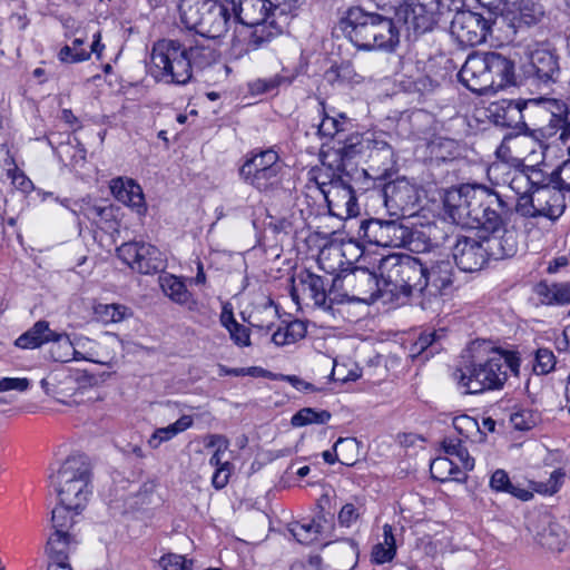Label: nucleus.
Instances as JSON below:
<instances>
[{
  "mask_svg": "<svg viewBox=\"0 0 570 570\" xmlns=\"http://www.w3.org/2000/svg\"><path fill=\"white\" fill-rule=\"evenodd\" d=\"M382 278L392 295L438 296L453 283V266L449 259L422 261L410 255L392 254L379 264Z\"/></svg>",
  "mask_w": 570,
  "mask_h": 570,
  "instance_id": "obj_1",
  "label": "nucleus"
},
{
  "mask_svg": "<svg viewBox=\"0 0 570 570\" xmlns=\"http://www.w3.org/2000/svg\"><path fill=\"white\" fill-rule=\"evenodd\" d=\"M444 208L453 223L499 228L511 215L512 206L495 190L483 185H462L444 195Z\"/></svg>",
  "mask_w": 570,
  "mask_h": 570,
  "instance_id": "obj_2",
  "label": "nucleus"
},
{
  "mask_svg": "<svg viewBox=\"0 0 570 570\" xmlns=\"http://www.w3.org/2000/svg\"><path fill=\"white\" fill-rule=\"evenodd\" d=\"M444 208L453 223L499 228L511 215L512 206L495 190L483 185H462L444 195Z\"/></svg>",
  "mask_w": 570,
  "mask_h": 570,
  "instance_id": "obj_3",
  "label": "nucleus"
},
{
  "mask_svg": "<svg viewBox=\"0 0 570 570\" xmlns=\"http://www.w3.org/2000/svg\"><path fill=\"white\" fill-rule=\"evenodd\" d=\"M462 357L453 379L466 394L500 390L508 379V368L518 372L515 358L495 351L485 341L472 342Z\"/></svg>",
  "mask_w": 570,
  "mask_h": 570,
  "instance_id": "obj_4",
  "label": "nucleus"
},
{
  "mask_svg": "<svg viewBox=\"0 0 570 570\" xmlns=\"http://www.w3.org/2000/svg\"><path fill=\"white\" fill-rule=\"evenodd\" d=\"M394 18L367 11L361 6L345 9L338 20L344 37L357 49L393 52L400 45V27Z\"/></svg>",
  "mask_w": 570,
  "mask_h": 570,
  "instance_id": "obj_5",
  "label": "nucleus"
},
{
  "mask_svg": "<svg viewBox=\"0 0 570 570\" xmlns=\"http://www.w3.org/2000/svg\"><path fill=\"white\" fill-rule=\"evenodd\" d=\"M366 170L358 169L353 164H327L323 160L322 167L315 177L328 206L344 207L348 217L358 215V205L354 194L353 181L365 175Z\"/></svg>",
  "mask_w": 570,
  "mask_h": 570,
  "instance_id": "obj_6",
  "label": "nucleus"
},
{
  "mask_svg": "<svg viewBox=\"0 0 570 570\" xmlns=\"http://www.w3.org/2000/svg\"><path fill=\"white\" fill-rule=\"evenodd\" d=\"M181 23L205 38H220L229 29L230 14L224 0H180Z\"/></svg>",
  "mask_w": 570,
  "mask_h": 570,
  "instance_id": "obj_7",
  "label": "nucleus"
},
{
  "mask_svg": "<svg viewBox=\"0 0 570 570\" xmlns=\"http://www.w3.org/2000/svg\"><path fill=\"white\" fill-rule=\"evenodd\" d=\"M187 51L178 40L163 39L151 50V73L167 83L185 85L190 80Z\"/></svg>",
  "mask_w": 570,
  "mask_h": 570,
  "instance_id": "obj_8",
  "label": "nucleus"
},
{
  "mask_svg": "<svg viewBox=\"0 0 570 570\" xmlns=\"http://www.w3.org/2000/svg\"><path fill=\"white\" fill-rule=\"evenodd\" d=\"M235 19L254 27L252 42L259 47L271 38L282 33L283 26L275 19L271 0H230Z\"/></svg>",
  "mask_w": 570,
  "mask_h": 570,
  "instance_id": "obj_9",
  "label": "nucleus"
},
{
  "mask_svg": "<svg viewBox=\"0 0 570 570\" xmlns=\"http://www.w3.org/2000/svg\"><path fill=\"white\" fill-rule=\"evenodd\" d=\"M243 181L265 194L278 189L282 184L283 165L274 149L252 153L239 168Z\"/></svg>",
  "mask_w": 570,
  "mask_h": 570,
  "instance_id": "obj_10",
  "label": "nucleus"
},
{
  "mask_svg": "<svg viewBox=\"0 0 570 570\" xmlns=\"http://www.w3.org/2000/svg\"><path fill=\"white\" fill-rule=\"evenodd\" d=\"M566 209L564 195L553 186L534 188L530 196L518 197L514 210L525 218L557 220Z\"/></svg>",
  "mask_w": 570,
  "mask_h": 570,
  "instance_id": "obj_11",
  "label": "nucleus"
},
{
  "mask_svg": "<svg viewBox=\"0 0 570 570\" xmlns=\"http://www.w3.org/2000/svg\"><path fill=\"white\" fill-rule=\"evenodd\" d=\"M381 279L367 268L355 267L351 273L333 279V286L342 288L344 293L338 298L358 302L375 301L382 292L391 293L380 274Z\"/></svg>",
  "mask_w": 570,
  "mask_h": 570,
  "instance_id": "obj_12",
  "label": "nucleus"
},
{
  "mask_svg": "<svg viewBox=\"0 0 570 570\" xmlns=\"http://www.w3.org/2000/svg\"><path fill=\"white\" fill-rule=\"evenodd\" d=\"M529 108H534L538 112L549 118V135L554 134L558 129H563L561 137L564 135L566 128L570 125L568 122V108L558 100H547L543 102L539 100H530L529 102L502 101L501 106H497V111H499V109L504 111L503 119L500 124L510 126V120H513L515 116L522 117V111Z\"/></svg>",
  "mask_w": 570,
  "mask_h": 570,
  "instance_id": "obj_13",
  "label": "nucleus"
},
{
  "mask_svg": "<svg viewBox=\"0 0 570 570\" xmlns=\"http://www.w3.org/2000/svg\"><path fill=\"white\" fill-rule=\"evenodd\" d=\"M442 0H404L395 16L405 27L409 36H421L431 31L438 22Z\"/></svg>",
  "mask_w": 570,
  "mask_h": 570,
  "instance_id": "obj_14",
  "label": "nucleus"
},
{
  "mask_svg": "<svg viewBox=\"0 0 570 570\" xmlns=\"http://www.w3.org/2000/svg\"><path fill=\"white\" fill-rule=\"evenodd\" d=\"M361 230L370 244L382 247H406L413 239V232L397 220L370 219L362 223Z\"/></svg>",
  "mask_w": 570,
  "mask_h": 570,
  "instance_id": "obj_15",
  "label": "nucleus"
},
{
  "mask_svg": "<svg viewBox=\"0 0 570 570\" xmlns=\"http://www.w3.org/2000/svg\"><path fill=\"white\" fill-rule=\"evenodd\" d=\"M117 256L140 274H155L166 267L163 253L151 244L124 243L117 248Z\"/></svg>",
  "mask_w": 570,
  "mask_h": 570,
  "instance_id": "obj_16",
  "label": "nucleus"
},
{
  "mask_svg": "<svg viewBox=\"0 0 570 570\" xmlns=\"http://www.w3.org/2000/svg\"><path fill=\"white\" fill-rule=\"evenodd\" d=\"M490 24L481 14L458 11L451 21L450 32L462 46L474 47L485 41Z\"/></svg>",
  "mask_w": 570,
  "mask_h": 570,
  "instance_id": "obj_17",
  "label": "nucleus"
},
{
  "mask_svg": "<svg viewBox=\"0 0 570 570\" xmlns=\"http://www.w3.org/2000/svg\"><path fill=\"white\" fill-rule=\"evenodd\" d=\"M376 194L391 216L403 215L417 200L415 186L404 177L384 184Z\"/></svg>",
  "mask_w": 570,
  "mask_h": 570,
  "instance_id": "obj_18",
  "label": "nucleus"
},
{
  "mask_svg": "<svg viewBox=\"0 0 570 570\" xmlns=\"http://www.w3.org/2000/svg\"><path fill=\"white\" fill-rule=\"evenodd\" d=\"M456 266L465 273L482 269L489 261L482 237L459 236L452 247Z\"/></svg>",
  "mask_w": 570,
  "mask_h": 570,
  "instance_id": "obj_19",
  "label": "nucleus"
},
{
  "mask_svg": "<svg viewBox=\"0 0 570 570\" xmlns=\"http://www.w3.org/2000/svg\"><path fill=\"white\" fill-rule=\"evenodd\" d=\"M497 154L507 157L528 159L532 164H540L543 158V144L529 134L505 135Z\"/></svg>",
  "mask_w": 570,
  "mask_h": 570,
  "instance_id": "obj_20",
  "label": "nucleus"
},
{
  "mask_svg": "<svg viewBox=\"0 0 570 570\" xmlns=\"http://www.w3.org/2000/svg\"><path fill=\"white\" fill-rule=\"evenodd\" d=\"M460 82L479 95L491 91L492 82L488 70L485 52L469 55L458 73Z\"/></svg>",
  "mask_w": 570,
  "mask_h": 570,
  "instance_id": "obj_21",
  "label": "nucleus"
},
{
  "mask_svg": "<svg viewBox=\"0 0 570 570\" xmlns=\"http://www.w3.org/2000/svg\"><path fill=\"white\" fill-rule=\"evenodd\" d=\"M509 219L510 217L497 229H487L490 234L482 236L489 259H503L517 253L518 234L515 230L505 228Z\"/></svg>",
  "mask_w": 570,
  "mask_h": 570,
  "instance_id": "obj_22",
  "label": "nucleus"
},
{
  "mask_svg": "<svg viewBox=\"0 0 570 570\" xmlns=\"http://www.w3.org/2000/svg\"><path fill=\"white\" fill-rule=\"evenodd\" d=\"M51 484L67 485L80 480L91 481V466L87 458L83 455H71L67 458L59 470L51 474Z\"/></svg>",
  "mask_w": 570,
  "mask_h": 570,
  "instance_id": "obj_23",
  "label": "nucleus"
},
{
  "mask_svg": "<svg viewBox=\"0 0 570 570\" xmlns=\"http://www.w3.org/2000/svg\"><path fill=\"white\" fill-rule=\"evenodd\" d=\"M527 72L539 85H550L557 81L560 69L557 57L548 50H535L530 56Z\"/></svg>",
  "mask_w": 570,
  "mask_h": 570,
  "instance_id": "obj_24",
  "label": "nucleus"
},
{
  "mask_svg": "<svg viewBox=\"0 0 570 570\" xmlns=\"http://www.w3.org/2000/svg\"><path fill=\"white\" fill-rule=\"evenodd\" d=\"M298 286L303 293L313 299L316 306L324 309H331L334 303H343V298H338V294H336L338 287L332 285V288L327 292L324 278L318 275L307 273L301 277Z\"/></svg>",
  "mask_w": 570,
  "mask_h": 570,
  "instance_id": "obj_25",
  "label": "nucleus"
},
{
  "mask_svg": "<svg viewBox=\"0 0 570 570\" xmlns=\"http://www.w3.org/2000/svg\"><path fill=\"white\" fill-rule=\"evenodd\" d=\"M485 58L492 92L514 83V63L509 58L494 51L485 52Z\"/></svg>",
  "mask_w": 570,
  "mask_h": 570,
  "instance_id": "obj_26",
  "label": "nucleus"
},
{
  "mask_svg": "<svg viewBox=\"0 0 570 570\" xmlns=\"http://www.w3.org/2000/svg\"><path fill=\"white\" fill-rule=\"evenodd\" d=\"M110 189L115 198L132 207L138 214L145 212V198L141 187L132 179L116 178L111 180Z\"/></svg>",
  "mask_w": 570,
  "mask_h": 570,
  "instance_id": "obj_27",
  "label": "nucleus"
},
{
  "mask_svg": "<svg viewBox=\"0 0 570 570\" xmlns=\"http://www.w3.org/2000/svg\"><path fill=\"white\" fill-rule=\"evenodd\" d=\"M60 503L67 504L69 508H73L75 513L78 514L82 510L91 494L90 482L80 480L79 482H72L67 485H55L53 487Z\"/></svg>",
  "mask_w": 570,
  "mask_h": 570,
  "instance_id": "obj_28",
  "label": "nucleus"
},
{
  "mask_svg": "<svg viewBox=\"0 0 570 570\" xmlns=\"http://www.w3.org/2000/svg\"><path fill=\"white\" fill-rule=\"evenodd\" d=\"M277 317L278 309L274 302L269 297H262L253 305L246 321L253 327L269 331Z\"/></svg>",
  "mask_w": 570,
  "mask_h": 570,
  "instance_id": "obj_29",
  "label": "nucleus"
},
{
  "mask_svg": "<svg viewBox=\"0 0 570 570\" xmlns=\"http://www.w3.org/2000/svg\"><path fill=\"white\" fill-rule=\"evenodd\" d=\"M325 518L296 521L289 524V532L301 544H312L321 539L324 533Z\"/></svg>",
  "mask_w": 570,
  "mask_h": 570,
  "instance_id": "obj_30",
  "label": "nucleus"
},
{
  "mask_svg": "<svg viewBox=\"0 0 570 570\" xmlns=\"http://www.w3.org/2000/svg\"><path fill=\"white\" fill-rule=\"evenodd\" d=\"M372 141L358 132L348 135L343 140V146L334 153L335 158L332 164H347L365 150H370Z\"/></svg>",
  "mask_w": 570,
  "mask_h": 570,
  "instance_id": "obj_31",
  "label": "nucleus"
},
{
  "mask_svg": "<svg viewBox=\"0 0 570 570\" xmlns=\"http://www.w3.org/2000/svg\"><path fill=\"white\" fill-rule=\"evenodd\" d=\"M535 293L541 304L564 305L570 302L569 283H539L535 286Z\"/></svg>",
  "mask_w": 570,
  "mask_h": 570,
  "instance_id": "obj_32",
  "label": "nucleus"
},
{
  "mask_svg": "<svg viewBox=\"0 0 570 570\" xmlns=\"http://www.w3.org/2000/svg\"><path fill=\"white\" fill-rule=\"evenodd\" d=\"M52 333L47 321H38L16 340V345L21 348H38L50 342Z\"/></svg>",
  "mask_w": 570,
  "mask_h": 570,
  "instance_id": "obj_33",
  "label": "nucleus"
},
{
  "mask_svg": "<svg viewBox=\"0 0 570 570\" xmlns=\"http://www.w3.org/2000/svg\"><path fill=\"white\" fill-rule=\"evenodd\" d=\"M193 422L194 421L190 415H183L173 424L156 429L147 443L151 449H158L161 443L170 441L179 433L189 429L193 425Z\"/></svg>",
  "mask_w": 570,
  "mask_h": 570,
  "instance_id": "obj_34",
  "label": "nucleus"
},
{
  "mask_svg": "<svg viewBox=\"0 0 570 570\" xmlns=\"http://www.w3.org/2000/svg\"><path fill=\"white\" fill-rule=\"evenodd\" d=\"M187 51V59L190 66V77L193 69H204L210 66L216 60L215 50L205 45L204 41H196L194 45H184Z\"/></svg>",
  "mask_w": 570,
  "mask_h": 570,
  "instance_id": "obj_35",
  "label": "nucleus"
},
{
  "mask_svg": "<svg viewBox=\"0 0 570 570\" xmlns=\"http://www.w3.org/2000/svg\"><path fill=\"white\" fill-rule=\"evenodd\" d=\"M430 472L433 479L445 482L449 480H465L464 472L449 458H436L430 464Z\"/></svg>",
  "mask_w": 570,
  "mask_h": 570,
  "instance_id": "obj_36",
  "label": "nucleus"
},
{
  "mask_svg": "<svg viewBox=\"0 0 570 570\" xmlns=\"http://www.w3.org/2000/svg\"><path fill=\"white\" fill-rule=\"evenodd\" d=\"M306 325L299 320L292 321L278 327L272 335V342L277 346L294 344L306 335Z\"/></svg>",
  "mask_w": 570,
  "mask_h": 570,
  "instance_id": "obj_37",
  "label": "nucleus"
},
{
  "mask_svg": "<svg viewBox=\"0 0 570 570\" xmlns=\"http://www.w3.org/2000/svg\"><path fill=\"white\" fill-rule=\"evenodd\" d=\"M368 157L373 165H377V170L383 171V175L395 164L393 148L383 140L373 139Z\"/></svg>",
  "mask_w": 570,
  "mask_h": 570,
  "instance_id": "obj_38",
  "label": "nucleus"
},
{
  "mask_svg": "<svg viewBox=\"0 0 570 570\" xmlns=\"http://www.w3.org/2000/svg\"><path fill=\"white\" fill-rule=\"evenodd\" d=\"M490 487L497 492H507L513 497L528 501L532 498V493L525 489L514 485L504 470L498 469L490 479Z\"/></svg>",
  "mask_w": 570,
  "mask_h": 570,
  "instance_id": "obj_39",
  "label": "nucleus"
},
{
  "mask_svg": "<svg viewBox=\"0 0 570 570\" xmlns=\"http://www.w3.org/2000/svg\"><path fill=\"white\" fill-rule=\"evenodd\" d=\"M352 127L351 120L344 115L337 116L324 115L317 126V135L322 138L333 139L335 136L347 131Z\"/></svg>",
  "mask_w": 570,
  "mask_h": 570,
  "instance_id": "obj_40",
  "label": "nucleus"
},
{
  "mask_svg": "<svg viewBox=\"0 0 570 570\" xmlns=\"http://www.w3.org/2000/svg\"><path fill=\"white\" fill-rule=\"evenodd\" d=\"M383 542L375 544L372 550V561L376 564L392 561L396 552L395 539L391 525L385 524L383 527Z\"/></svg>",
  "mask_w": 570,
  "mask_h": 570,
  "instance_id": "obj_41",
  "label": "nucleus"
},
{
  "mask_svg": "<svg viewBox=\"0 0 570 570\" xmlns=\"http://www.w3.org/2000/svg\"><path fill=\"white\" fill-rule=\"evenodd\" d=\"M69 550V533L53 532L48 539L47 551L49 554L50 562L68 563Z\"/></svg>",
  "mask_w": 570,
  "mask_h": 570,
  "instance_id": "obj_42",
  "label": "nucleus"
},
{
  "mask_svg": "<svg viewBox=\"0 0 570 570\" xmlns=\"http://www.w3.org/2000/svg\"><path fill=\"white\" fill-rule=\"evenodd\" d=\"M159 283L163 292L171 301L178 304H186L190 294L187 291L185 284L174 275H164L159 277Z\"/></svg>",
  "mask_w": 570,
  "mask_h": 570,
  "instance_id": "obj_43",
  "label": "nucleus"
},
{
  "mask_svg": "<svg viewBox=\"0 0 570 570\" xmlns=\"http://www.w3.org/2000/svg\"><path fill=\"white\" fill-rule=\"evenodd\" d=\"M453 428L463 440L481 442L485 436L478 421L469 415H460L454 417Z\"/></svg>",
  "mask_w": 570,
  "mask_h": 570,
  "instance_id": "obj_44",
  "label": "nucleus"
},
{
  "mask_svg": "<svg viewBox=\"0 0 570 570\" xmlns=\"http://www.w3.org/2000/svg\"><path fill=\"white\" fill-rule=\"evenodd\" d=\"M50 342L52 343L50 355L55 362L66 363L71 361L73 347L71 346V336L69 334L53 331Z\"/></svg>",
  "mask_w": 570,
  "mask_h": 570,
  "instance_id": "obj_45",
  "label": "nucleus"
},
{
  "mask_svg": "<svg viewBox=\"0 0 570 570\" xmlns=\"http://www.w3.org/2000/svg\"><path fill=\"white\" fill-rule=\"evenodd\" d=\"M564 531L557 523H550L537 534L538 542L552 551H560L564 544Z\"/></svg>",
  "mask_w": 570,
  "mask_h": 570,
  "instance_id": "obj_46",
  "label": "nucleus"
},
{
  "mask_svg": "<svg viewBox=\"0 0 570 570\" xmlns=\"http://www.w3.org/2000/svg\"><path fill=\"white\" fill-rule=\"evenodd\" d=\"M331 417V413L326 410L317 411L312 407H304L292 416L291 424L294 428H302L309 424H325Z\"/></svg>",
  "mask_w": 570,
  "mask_h": 570,
  "instance_id": "obj_47",
  "label": "nucleus"
},
{
  "mask_svg": "<svg viewBox=\"0 0 570 570\" xmlns=\"http://www.w3.org/2000/svg\"><path fill=\"white\" fill-rule=\"evenodd\" d=\"M333 450L338 452L342 464L352 466L357 461L360 443L355 438H340L335 442Z\"/></svg>",
  "mask_w": 570,
  "mask_h": 570,
  "instance_id": "obj_48",
  "label": "nucleus"
},
{
  "mask_svg": "<svg viewBox=\"0 0 570 570\" xmlns=\"http://www.w3.org/2000/svg\"><path fill=\"white\" fill-rule=\"evenodd\" d=\"M507 183L509 188L513 190L519 197L530 196L531 191V178L525 175L523 169H514L509 171L507 178L503 180Z\"/></svg>",
  "mask_w": 570,
  "mask_h": 570,
  "instance_id": "obj_49",
  "label": "nucleus"
},
{
  "mask_svg": "<svg viewBox=\"0 0 570 570\" xmlns=\"http://www.w3.org/2000/svg\"><path fill=\"white\" fill-rule=\"evenodd\" d=\"M73 508L67 507V504L60 503L52 510L51 513V522L55 529V532L68 533V530L73 524Z\"/></svg>",
  "mask_w": 570,
  "mask_h": 570,
  "instance_id": "obj_50",
  "label": "nucleus"
},
{
  "mask_svg": "<svg viewBox=\"0 0 570 570\" xmlns=\"http://www.w3.org/2000/svg\"><path fill=\"white\" fill-rule=\"evenodd\" d=\"M440 335L436 332L423 333L411 347V356L417 357L426 353L425 358L439 351L436 341Z\"/></svg>",
  "mask_w": 570,
  "mask_h": 570,
  "instance_id": "obj_51",
  "label": "nucleus"
},
{
  "mask_svg": "<svg viewBox=\"0 0 570 570\" xmlns=\"http://www.w3.org/2000/svg\"><path fill=\"white\" fill-rule=\"evenodd\" d=\"M222 322L236 345L248 346L250 344L249 330L236 322L232 314L226 320L223 317Z\"/></svg>",
  "mask_w": 570,
  "mask_h": 570,
  "instance_id": "obj_52",
  "label": "nucleus"
},
{
  "mask_svg": "<svg viewBox=\"0 0 570 570\" xmlns=\"http://www.w3.org/2000/svg\"><path fill=\"white\" fill-rule=\"evenodd\" d=\"M96 314L104 323H118L125 318L127 308L117 304H99Z\"/></svg>",
  "mask_w": 570,
  "mask_h": 570,
  "instance_id": "obj_53",
  "label": "nucleus"
},
{
  "mask_svg": "<svg viewBox=\"0 0 570 570\" xmlns=\"http://www.w3.org/2000/svg\"><path fill=\"white\" fill-rule=\"evenodd\" d=\"M364 512L363 503L360 500L348 502L338 512V522L343 527H351Z\"/></svg>",
  "mask_w": 570,
  "mask_h": 570,
  "instance_id": "obj_54",
  "label": "nucleus"
},
{
  "mask_svg": "<svg viewBox=\"0 0 570 570\" xmlns=\"http://www.w3.org/2000/svg\"><path fill=\"white\" fill-rule=\"evenodd\" d=\"M556 366V356L549 348H539L535 353L533 371L537 374H548Z\"/></svg>",
  "mask_w": 570,
  "mask_h": 570,
  "instance_id": "obj_55",
  "label": "nucleus"
},
{
  "mask_svg": "<svg viewBox=\"0 0 570 570\" xmlns=\"http://www.w3.org/2000/svg\"><path fill=\"white\" fill-rule=\"evenodd\" d=\"M159 562L164 570H193V560L176 553L164 556Z\"/></svg>",
  "mask_w": 570,
  "mask_h": 570,
  "instance_id": "obj_56",
  "label": "nucleus"
},
{
  "mask_svg": "<svg viewBox=\"0 0 570 570\" xmlns=\"http://www.w3.org/2000/svg\"><path fill=\"white\" fill-rule=\"evenodd\" d=\"M304 0H271L272 10L275 11V18L295 14L302 8Z\"/></svg>",
  "mask_w": 570,
  "mask_h": 570,
  "instance_id": "obj_57",
  "label": "nucleus"
},
{
  "mask_svg": "<svg viewBox=\"0 0 570 570\" xmlns=\"http://www.w3.org/2000/svg\"><path fill=\"white\" fill-rule=\"evenodd\" d=\"M550 181H552L561 193L562 190L570 191V160L564 161L558 170L552 173Z\"/></svg>",
  "mask_w": 570,
  "mask_h": 570,
  "instance_id": "obj_58",
  "label": "nucleus"
},
{
  "mask_svg": "<svg viewBox=\"0 0 570 570\" xmlns=\"http://www.w3.org/2000/svg\"><path fill=\"white\" fill-rule=\"evenodd\" d=\"M232 470L233 464L228 461H224L223 468H216L212 479L213 487L218 490L225 488L228 483Z\"/></svg>",
  "mask_w": 570,
  "mask_h": 570,
  "instance_id": "obj_59",
  "label": "nucleus"
},
{
  "mask_svg": "<svg viewBox=\"0 0 570 570\" xmlns=\"http://www.w3.org/2000/svg\"><path fill=\"white\" fill-rule=\"evenodd\" d=\"M90 58V52L87 50L73 51V48L69 46H65L60 49L59 59L62 62H80L88 60Z\"/></svg>",
  "mask_w": 570,
  "mask_h": 570,
  "instance_id": "obj_60",
  "label": "nucleus"
},
{
  "mask_svg": "<svg viewBox=\"0 0 570 570\" xmlns=\"http://www.w3.org/2000/svg\"><path fill=\"white\" fill-rule=\"evenodd\" d=\"M8 177L11 179L13 186L24 193L32 187V181L16 166L8 169Z\"/></svg>",
  "mask_w": 570,
  "mask_h": 570,
  "instance_id": "obj_61",
  "label": "nucleus"
},
{
  "mask_svg": "<svg viewBox=\"0 0 570 570\" xmlns=\"http://www.w3.org/2000/svg\"><path fill=\"white\" fill-rule=\"evenodd\" d=\"M28 387L29 381L27 379L3 377L0 380V392H7L11 390L23 392Z\"/></svg>",
  "mask_w": 570,
  "mask_h": 570,
  "instance_id": "obj_62",
  "label": "nucleus"
},
{
  "mask_svg": "<svg viewBox=\"0 0 570 570\" xmlns=\"http://www.w3.org/2000/svg\"><path fill=\"white\" fill-rule=\"evenodd\" d=\"M538 164L529 165L523 168L525 175L531 178V188L534 189L541 186H550L546 183L547 178L543 175L542 170L537 168Z\"/></svg>",
  "mask_w": 570,
  "mask_h": 570,
  "instance_id": "obj_63",
  "label": "nucleus"
},
{
  "mask_svg": "<svg viewBox=\"0 0 570 570\" xmlns=\"http://www.w3.org/2000/svg\"><path fill=\"white\" fill-rule=\"evenodd\" d=\"M564 475L566 473L561 469L554 470L551 473L550 479L548 480L542 491L547 494H553L558 492L562 484Z\"/></svg>",
  "mask_w": 570,
  "mask_h": 570,
  "instance_id": "obj_64",
  "label": "nucleus"
}]
</instances>
